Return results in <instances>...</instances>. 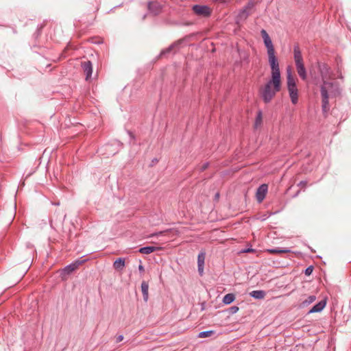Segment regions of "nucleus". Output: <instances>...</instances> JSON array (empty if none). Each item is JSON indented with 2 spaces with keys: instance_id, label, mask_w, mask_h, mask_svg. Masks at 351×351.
<instances>
[{
  "instance_id": "nucleus-1",
  "label": "nucleus",
  "mask_w": 351,
  "mask_h": 351,
  "mask_svg": "<svg viewBox=\"0 0 351 351\" xmlns=\"http://www.w3.org/2000/svg\"><path fill=\"white\" fill-rule=\"evenodd\" d=\"M317 66L319 71L320 73L323 85L321 86L320 91L321 95L322 97V110L324 111L326 110L327 106L328 105V93L327 88L332 86V83L328 82L327 80L331 77V69L330 66L324 62H317Z\"/></svg>"
},
{
  "instance_id": "nucleus-2",
  "label": "nucleus",
  "mask_w": 351,
  "mask_h": 351,
  "mask_svg": "<svg viewBox=\"0 0 351 351\" xmlns=\"http://www.w3.org/2000/svg\"><path fill=\"white\" fill-rule=\"evenodd\" d=\"M281 79L271 77L259 90V94L265 104H269L280 90Z\"/></svg>"
},
{
  "instance_id": "nucleus-3",
  "label": "nucleus",
  "mask_w": 351,
  "mask_h": 351,
  "mask_svg": "<svg viewBox=\"0 0 351 351\" xmlns=\"http://www.w3.org/2000/svg\"><path fill=\"white\" fill-rule=\"evenodd\" d=\"M268 62L271 67V77L281 79L279 63L275 55V51L267 53Z\"/></svg>"
},
{
  "instance_id": "nucleus-4",
  "label": "nucleus",
  "mask_w": 351,
  "mask_h": 351,
  "mask_svg": "<svg viewBox=\"0 0 351 351\" xmlns=\"http://www.w3.org/2000/svg\"><path fill=\"white\" fill-rule=\"evenodd\" d=\"M192 10L195 14L203 17H209L212 13L209 6L206 5H194L192 7Z\"/></svg>"
},
{
  "instance_id": "nucleus-5",
  "label": "nucleus",
  "mask_w": 351,
  "mask_h": 351,
  "mask_svg": "<svg viewBox=\"0 0 351 351\" xmlns=\"http://www.w3.org/2000/svg\"><path fill=\"white\" fill-rule=\"evenodd\" d=\"M261 34L263 37L265 46L267 48V53L275 51L272 41L266 30L262 29L261 31Z\"/></svg>"
},
{
  "instance_id": "nucleus-6",
  "label": "nucleus",
  "mask_w": 351,
  "mask_h": 351,
  "mask_svg": "<svg viewBox=\"0 0 351 351\" xmlns=\"http://www.w3.org/2000/svg\"><path fill=\"white\" fill-rule=\"evenodd\" d=\"M267 189L268 186L266 184H263L258 186L256 193L258 202L261 203L265 199Z\"/></svg>"
},
{
  "instance_id": "nucleus-7",
  "label": "nucleus",
  "mask_w": 351,
  "mask_h": 351,
  "mask_svg": "<svg viewBox=\"0 0 351 351\" xmlns=\"http://www.w3.org/2000/svg\"><path fill=\"white\" fill-rule=\"evenodd\" d=\"M206 253L204 252H200L197 256V270L199 276H202L204 274V261H205Z\"/></svg>"
},
{
  "instance_id": "nucleus-8",
  "label": "nucleus",
  "mask_w": 351,
  "mask_h": 351,
  "mask_svg": "<svg viewBox=\"0 0 351 351\" xmlns=\"http://www.w3.org/2000/svg\"><path fill=\"white\" fill-rule=\"evenodd\" d=\"M327 303V298L322 300L316 304H315L308 311V314L319 313L323 311V309L326 307Z\"/></svg>"
},
{
  "instance_id": "nucleus-9",
  "label": "nucleus",
  "mask_w": 351,
  "mask_h": 351,
  "mask_svg": "<svg viewBox=\"0 0 351 351\" xmlns=\"http://www.w3.org/2000/svg\"><path fill=\"white\" fill-rule=\"evenodd\" d=\"M83 71L86 75V79L88 80L91 77L93 73V64L90 60L83 62L82 63Z\"/></svg>"
},
{
  "instance_id": "nucleus-10",
  "label": "nucleus",
  "mask_w": 351,
  "mask_h": 351,
  "mask_svg": "<svg viewBox=\"0 0 351 351\" xmlns=\"http://www.w3.org/2000/svg\"><path fill=\"white\" fill-rule=\"evenodd\" d=\"M293 55L295 66L304 64L301 51L298 45L293 47Z\"/></svg>"
},
{
  "instance_id": "nucleus-11",
  "label": "nucleus",
  "mask_w": 351,
  "mask_h": 351,
  "mask_svg": "<svg viewBox=\"0 0 351 351\" xmlns=\"http://www.w3.org/2000/svg\"><path fill=\"white\" fill-rule=\"evenodd\" d=\"M287 88L297 86L295 80L292 75L291 69L289 66L287 69Z\"/></svg>"
},
{
  "instance_id": "nucleus-12",
  "label": "nucleus",
  "mask_w": 351,
  "mask_h": 351,
  "mask_svg": "<svg viewBox=\"0 0 351 351\" xmlns=\"http://www.w3.org/2000/svg\"><path fill=\"white\" fill-rule=\"evenodd\" d=\"M289 95L293 104H296L298 101V89L297 86L287 88Z\"/></svg>"
},
{
  "instance_id": "nucleus-13",
  "label": "nucleus",
  "mask_w": 351,
  "mask_h": 351,
  "mask_svg": "<svg viewBox=\"0 0 351 351\" xmlns=\"http://www.w3.org/2000/svg\"><path fill=\"white\" fill-rule=\"evenodd\" d=\"M148 10L154 15H157L160 12L162 6L158 2H149L148 3Z\"/></svg>"
},
{
  "instance_id": "nucleus-14",
  "label": "nucleus",
  "mask_w": 351,
  "mask_h": 351,
  "mask_svg": "<svg viewBox=\"0 0 351 351\" xmlns=\"http://www.w3.org/2000/svg\"><path fill=\"white\" fill-rule=\"evenodd\" d=\"M180 44H181L180 40L171 44L167 48L162 49L160 51L159 56L162 57V56H166L167 54H169L173 50V49H174L175 47H178Z\"/></svg>"
},
{
  "instance_id": "nucleus-15",
  "label": "nucleus",
  "mask_w": 351,
  "mask_h": 351,
  "mask_svg": "<svg viewBox=\"0 0 351 351\" xmlns=\"http://www.w3.org/2000/svg\"><path fill=\"white\" fill-rule=\"evenodd\" d=\"M141 291L143 293V300L145 302H147L148 298H149V293H148L149 284H148V282L146 281H143L141 282Z\"/></svg>"
},
{
  "instance_id": "nucleus-16",
  "label": "nucleus",
  "mask_w": 351,
  "mask_h": 351,
  "mask_svg": "<svg viewBox=\"0 0 351 351\" xmlns=\"http://www.w3.org/2000/svg\"><path fill=\"white\" fill-rule=\"evenodd\" d=\"M297 72L302 80H306L307 78L306 71L304 64L295 66Z\"/></svg>"
},
{
  "instance_id": "nucleus-17",
  "label": "nucleus",
  "mask_w": 351,
  "mask_h": 351,
  "mask_svg": "<svg viewBox=\"0 0 351 351\" xmlns=\"http://www.w3.org/2000/svg\"><path fill=\"white\" fill-rule=\"evenodd\" d=\"M159 247H155V246H145L139 248L138 252L143 254H149L155 251H156Z\"/></svg>"
},
{
  "instance_id": "nucleus-18",
  "label": "nucleus",
  "mask_w": 351,
  "mask_h": 351,
  "mask_svg": "<svg viewBox=\"0 0 351 351\" xmlns=\"http://www.w3.org/2000/svg\"><path fill=\"white\" fill-rule=\"evenodd\" d=\"M265 291L263 290H255L250 293V295L255 299H263L265 296Z\"/></svg>"
},
{
  "instance_id": "nucleus-19",
  "label": "nucleus",
  "mask_w": 351,
  "mask_h": 351,
  "mask_svg": "<svg viewBox=\"0 0 351 351\" xmlns=\"http://www.w3.org/2000/svg\"><path fill=\"white\" fill-rule=\"evenodd\" d=\"M235 300V295L234 293H228L223 298L222 302L225 304H230Z\"/></svg>"
},
{
  "instance_id": "nucleus-20",
  "label": "nucleus",
  "mask_w": 351,
  "mask_h": 351,
  "mask_svg": "<svg viewBox=\"0 0 351 351\" xmlns=\"http://www.w3.org/2000/svg\"><path fill=\"white\" fill-rule=\"evenodd\" d=\"M125 266V258H119L113 263L115 269H122Z\"/></svg>"
},
{
  "instance_id": "nucleus-21",
  "label": "nucleus",
  "mask_w": 351,
  "mask_h": 351,
  "mask_svg": "<svg viewBox=\"0 0 351 351\" xmlns=\"http://www.w3.org/2000/svg\"><path fill=\"white\" fill-rule=\"evenodd\" d=\"M74 266H75V265L72 264V263L71 264L65 266L62 271V274L64 275L71 274L73 271L76 270L75 268L74 267Z\"/></svg>"
},
{
  "instance_id": "nucleus-22",
  "label": "nucleus",
  "mask_w": 351,
  "mask_h": 351,
  "mask_svg": "<svg viewBox=\"0 0 351 351\" xmlns=\"http://www.w3.org/2000/svg\"><path fill=\"white\" fill-rule=\"evenodd\" d=\"M316 300V296L314 295H309L306 300L301 303L302 307H306L313 303Z\"/></svg>"
},
{
  "instance_id": "nucleus-23",
  "label": "nucleus",
  "mask_w": 351,
  "mask_h": 351,
  "mask_svg": "<svg viewBox=\"0 0 351 351\" xmlns=\"http://www.w3.org/2000/svg\"><path fill=\"white\" fill-rule=\"evenodd\" d=\"M267 251L271 254H282V253L289 252L290 250L287 249V248L276 247V248L269 249Z\"/></svg>"
},
{
  "instance_id": "nucleus-24",
  "label": "nucleus",
  "mask_w": 351,
  "mask_h": 351,
  "mask_svg": "<svg viewBox=\"0 0 351 351\" xmlns=\"http://www.w3.org/2000/svg\"><path fill=\"white\" fill-rule=\"evenodd\" d=\"M250 15V12H248V10L245 8H243L241 10H240L237 18L239 20H245L248 16Z\"/></svg>"
},
{
  "instance_id": "nucleus-25",
  "label": "nucleus",
  "mask_w": 351,
  "mask_h": 351,
  "mask_svg": "<svg viewBox=\"0 0 351 351\" xmlns=\"http://www.w3.org/2000/svg\"><path fill=\"white\" fill-rule=\"evenodd\" d=\"M215 334V331L213 330L202 331L198 333V338H206L210 337L212 335Z\"/></svg>"
},
{
  "instance_id": "nucleus-26",
  "label": "nucleus",
  "mask_w": 351,
  "mask_h": 351,
  "mask_svg": "<svg viewBox=\"0 0 351 351\" xmlns=\"http://www.w3.org/2000/svg\"><path fill=\"white\" fill-rule=\"evenodd\" d=\"M262 119H263L262 112L261 110H259L256 114V120H255V123H254L255 128H257L262 123Z\"/></svg>"
},
{
  "instance_id": "nucleus-27",
  "label": "nucleus",
  "mask_w": 351,
  "mask_h": 351,
  "mask_svg": "<svg viewBox=\"0 0 351 351\" xmlns=\"http://www.w3.org/2000/svg\"><path fill=\"white\" fill-rule=\"evenodd\" d=\"M87 260L86 259H84V260H76L75 261H73L72 263V264H74L75 266L74 267L75 268V269H77L80 265H81L82 264L84 263Z\"/></svg>"
},
{
  "instance_id": "nucleus-28",
  "label": "nucleus",
  "mask_w": 351,
  "mask_h": 351,
  "mask_svg": "<svg viewBox=\"0 0 351 351\" xmlns=\"http://www.w3.org/2000/svg\"><path fill=\"white\" fill-rule=\"evenodd\" d=\"M239 307H238V306H231L230 308H229V309H228V312H229L230 314L233 315V314L237 313L239 311Z\"/></svg>"
},
{
  "instance_id": "nucleus-29",
  "label": "nucleus",
  "mask_w": 351,
  "mask_h": 351,
  "mask_svg": "<svg viewBox=\"0 0 351 351\" xmlns=\"http://www.w3.org/2000/svg\"><path fill=\"white\" fill-rule=\"evenodd\" d=\"M313 271V266L310 265L305 269L304 274L306 276H310L312 274Z\"/></svg>"
},
{
  "instance_id": "nucleus-30",
  "label": "nucleus",
  "mask_w": 351,
  "mask_h": 351,
  "mask_svg": "<svg viewBox=\"0 0 351 351\" xmlns=\"http://www.w3.org/2000/svg\"><path fill=\"white\" fill-rule=\"evenodd\" d=\"M254 6L253 0H250L247 5L244 7L247 10L252 9Z\"/></svg>"
},
{
  "instance_id": "nucleus-31",
  "label": "nucleus",
  "mask_w": 351,
  "mask_h": 351,
  "mask_svg": "<svg viewBox=\"0 0 351 351\" xmlns=\"http://www.w3.org/2000/svg\"><path fill=\"white\" fill-rule=\"evenodd\" d=\"M306 184H307L306 181L302 180L299 182L298 186H300L301 188H305L306 186Z\"/></svg>"
},
{
  "instance_id": "nucleus-32",
  "label": "nucleus",
  "mask_w": 351,
  "mask_h": 351,
  "mask_svg": "<svg viewBox=\"0 0 351 351\" xmlns=\"http://www.w3.org/2000/svg\"><path fill=\"white\" fill-rule=\"evenodd\" d=\"M254 250L251 247H249V248H246V249H244L241 251V252L243 253H248V252H253Z\"/></svg>"
},
{
  "instance_id": "nucleus-33",
  "label": "nucleus",
  "mask_w": 351,
  "mask_h": 351,
  "mask_svg": "<svg viewBox=\"0 0 351 351\" xmlns=\"http://www.w3.org/2000/svg\"><path fill=\"white\" fill-rule=\"evenodd\" d=\"M138 268L140 272L143 273L145 271L144 266L142 264H140Z\"/></svg>"
},
{
  "instance_id": "nucleus-34",
  "label": "nucleus",
  "mask_w": 351,
  "mask_h": 351,
  "mask_svg": "<svg viewBox=\"0 0 351 351\" xmlns=\"http://www.w3.org/2000/svg\"><path fill=\"white\" fill-rule=\"evenodd\" d=\"M123 339V335H120L117 336L116 341H117V342H120V341H121Z\"/></svg>"
},
{
  "instance_id": "nucleus-35",
  "label": "nucleus",
  "mask_w": 351,
  "mask_h": 351,
  "mask_svg": "<svg viewBox=\"0 0 351 351\" xmlns=\"http://www.w3.org/2000/svg\"><path fill=\"white\" fill-rule=\"evenodd\" d=\"M215 3H221L225 4L226 3V0H213Z\"/></svg>"
},
{
  "instance_id": "nucleus-36",
  "label": "nucleus",
  "mask_w": 351,
  "mask_h": 351,
  "mask_svg": "<svg viewBox=\"0 0 351 351\" xmlns=\"http://www.w3.org/2000/svg\"><path fill=\"white\" fill-rule=\"evenodd\" d=\"M208 163H205V164L203 165L202 169H206V168H207V167H208Z\"/></svg>"
},
{
  "instance_id": "nucleus-37",
  "label": "nucleus",
  "mask_w": 351,
  "mask_h": 351,
  "mask_svg": "<svg viewBox=\"0 0 351 351\" xmlns=\"http://www.w3.org/2000/svg\"><path fill=\"white\" fill-rule=\"evenodd\" d=\"M112 146V145H106V149H108L111 148Z\"/></svg>"
},
{
  "instance_id": "nucleus-38",
  "label": "nucleus",
  "mask_w": 351,
  "mask_h": 351,
  "mask_svg": "<svg viewBox=\"0 0 351 351\" xmlns=\"http://www.w3.org/2000/svg\"><path fill=\"white\" fill-rule=\"evenodd\" d=\"M219 193H217V194L215 195V197H216V198H218V197H219Z\"/></svg>"
},
{
  "instance_id": "nucleus-39",
  "label": "nucleus",
  "mask_w": 351,
  "mask_h": 351,
  "mask_svg": "<svg viewBox=\"0 0 351 351\" xmlns=\"http://www.w3.org/2000/svg\"><path fill=\"white\" fill-rule=\"evenodd\" d=\"M161 234V232H159V233H155V234H153V236L158 235V234Z\"/></svg>"
},
{
  "instance_id": "nucleus-40",
  "label": "nucleus",
  "mask_w": 351,
  "mask_h": 351,
  "mask_svg": "<svg viewBox=\"0 0 351 351\" xmlns=\"http://www.w3.org/2000/svg\"><path fill=\"white\" fill-rule=\"evenodd\" d=\"M128 134H130V136H132V133L130 132H128Z\"/></svg>"
},
{
  "instance_id": "nucleus-41",
  "label": "nucleus",
  "mask_w": 351,
  "mask_h": 351,
  "mask_svg": "<svg viewBox=\"0 0 351 351\" xmlns=\"http://www.w3.org/2000/svg\"><path fill=\"white\" fill-rule=\"evenodd\" d=\"M146 17V14H145L143 17V19H145V18Z\"/></svg>"
},
{
  "instance_id": "nucleus-42",
  "label": "nucleus",
  "mask_w": 351,
  "mask_h": 351,
  "mask_svg": "<svg viewBox=\"0 0 351 351\" xmlns=\"http://www.w3.org/2000/svg\"><path fill=\"white\" fill-rule=\"evenodd\" d=\"M265 219H266V218H265V216H263V220H265Z\"/></svg>"
},
{
  "instance_id": "nucleus-43",
  "label": "nucleus",
  "mask_w": 351,
  "mask_h": 351,
  "mask_svg": "<svg viewBox=\"0 0 351 351\" xmlns=\"http://www.w3.org/2000/svg\"><path fill=\"white\" fill-rule=\"evenodd\" d=\"M265 219H266V218H265V216H263V220H265Z\"/></svg>"
}]
</instances>
